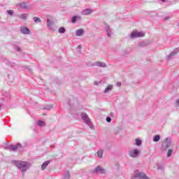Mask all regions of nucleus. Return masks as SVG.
I'll return each instance as SVG.
<instances>
[{
    "label": "nucleus",
    "mask_w": 179,
    "mask_h": 179,
    "mask_svg": "<svg viewBox=\"0 0 179 179\" xmlns=\"http://www.w3.org/2000/svg\"><path fill=\"white\" fill-rule=\"evenodd\" d=\"M50 163H51L50 161H45V162H43V164L41 166V170H45L48 166V164H50Z\"/></svg>",
    "instance_id": "nucleus-15"
},
{
    "label": "nucleus",
    "mask_w": 179,
    "mask_h": 179,
    "mask_svg": "<svg viewBox=\"0 0 179 179\" xmlns=\"http://www.w3.org/2000/svg\"><path fill=\"white\" fill-rule=\"evenodd\" d=\"M106 121H107V122H111V117H106Z\"/></svg>",
    "instance_id": "nucleus-33"
},
{
    "label": "nucleus",
    "mask_w": 179,
    "mask_h": 179,
    "mask_svg": "<svg viewBox=\"0 0 179 179\" xmlns=\"http://www.w3.org/2000/svg\"><path fill=\"white\" fill-rule=\"evenodd\" d=\"M171 155H173V149H169L167 152L168 157H171Z\"/></svg>",
    "instance_id": "nucleus-28"
},
{
    "label": "nucleus",
    "mask_w": 179,
    "mask_h": 179,
    "mask_svg": "<svg viewBox=\"0 0 179 179\" xmlns=\"http://www.w3.org/2000/svg\"><path fill=\"white\" fill-rule=\"evenodd\" d=\"M20 6L22 9H27V8H29V6L26 5V3H20Z\"/></svg>",
    "instance_id": "nucleus-20"
},
{
    "label": "nucleus",
    "mask_w": 179,
    "mask_h": 179,
    "mask_svg": "<svg viewBox=\"0 0 179 179\" xmlns=\"http://www.w3.org/2000/svg\"><path fill=\"white\" fill-rule=\"evenodd\" d=\"M138 46L139 47H146L148 46V43L145 42V41H143V42H140L138 43Z\"/></svg>",
    "instance_id": "nucleus-22"
},
{
    "label": "nucleus",
    "mask_w": 179,
    "mask_h": 179,
    "mask_svg": "<svg viewBox=\"0 0 179 179\" xmlns=\"http://www.w3.org/2000/svg\"><path fill=\"white\" fill-rule=\"evenodd\" d=\"M85 31L83 29H80L76 31V36L78 37H80V36H83Z\"/></svg>",
    "instance_id": "nucleus-14"
},
{
    "label": "nucleus",
    "mask_w": 179,
    "mask_h": 179,
    "mask_svg": "<svg viewBox=\"0 0 179 179\" xmlns=\"http://www.w3.org/2000/svg\"><path fill=\"white\" fill-rule=\"evenodd\" d=\"M179 51V48L175 49L171 54L168 56V59H171V58H173L175 55H177V53Z\"/></svg>",
    "instance_id": "nucleus-11"
},
{
    "label": "nucleus",
    "mask_w": 179,
    "mask_h": 179,
    "mask_svg": "<svg viewBox=\"0 0 179 179\" xmlns=\"http://www.w3.org/2000/svg\"><path fill=\"white\" fill-rule=\"evenodd\" d=\"M90 66H99V68H106V66H107V64L104 62H96L90 65Z\"/></svg>",
    "instance_id": "nucleus-8"
},
{
    "label": "nucleus",
    "mask_w": 179,
    "mask_h": 179,
    "mask_svg": "<svg viewBox=\"0 0 179 179\" xmlns=\"http://www.w3.org/2000/svg\"><path fill=\"white\" fill-rule=\"evenodd\" d=\"M27 16H29V14L23 13L19 15V18L22 19V20H26L27 19Z\"/></svg>",
    "instance_id": "nucleus-17"
},
{
    "label": "nucleus",
    "mask_w": 179,
    "mask_h": 179,
    "mask_svg": "<svg viewBox=\"0 0 179 179\" xmlns=\"http://www.w3.org/2000/svg\"><path fill=\"white\" fill-rule=\"evenodd\" d=\"M78 48H80V45H78Z\"/></svg>",
    "instance_id": "nucleus-40"
},
{
    "label": "nucleus",
    "mask_w": 179,
    "mask_h": 179,
    "mask_svg": "<svg viewBox=\"0 0 179 179\" xmlns=\"http://www.w3.org/2000/svg\"><path fill=\"white\" fill-rule=\"evenodd\" d=\"M113 90V85H108L107 87L105 89L104 92L105 93H108V92H111Z\"/></svg>",
    "instance_id": "nucleus-19"
},
{
    "label": "nucleus",
    "mask_w": 179,
    "mask_h": 179,
    "mask_svg": "<svg viewBox=\"0 0 179 179\" xmlns=\"http://www.w3.org/2000/svg\"><path fill=\"white\" fill-rule=\"evenodd\" d=\"M20 32L22 34H30V29H29V28H27V27H21Z\"/></svg>",
    "instance_id": "nucleus-9"
},
{
    "label": "nucleus",
    "mask_w": 179,
    "mask_h": 179,
    "mask_svg": "<svg viewBox=\"0 0 179 179\" xmlns=\"http://www.w3.org/2000/svg\"><path fill=\"white\" fill-rule=\"evenodd\" d=\"M34 22L35 23H41V20L37 17H34Z\"/></svg>",
    "instance_id": "nucleus-26"
},
{
    "label": "nucleus",
    "mask_w": 179,
    "mask_h": 179,
    "mask_svg": "<svg viewBox=\"0 0 179 179\" xmlns=\"http://www.w3.org/2000/svg\"><path fill=\"white\" fill-rule=\"evenodd\" d=\"M6 12H7L8 15H10V16H13V10H8Z\"/></svg>",
    "instance_id": "nucleus-30"
},
{
    "label": "nucleus",
    "mask_w": 179,
    "mask_h": 179,
    "mask_svg": "<svg viewBox=\"0 0 179 179\" xmlns=\"http://www.w3.org/2000/svg\"><path fill=\"white\" fill-rule=\"evenodd\" d=\"M92 173H94V174H106V169L100 166H97L92 171Z\"/></svg>",
    "instance_id": "nucleus-5"
},
{
    "label": "nucleus",
    "mask_w": 179,
    "mask_h": 179,
    "mask_svg": "<svg viewBox=\"0 0 179 179\" xmlns=\"http://www.w3.org/2000/svg\"><path fill=\"white\" fill-rule=\"evenodd\" d=\"M81 118L83 121H84L85 124H86V125H87L91 129L93 128L92 120H90V117H89V115H87L86 113H81Z\"/></svg>",
    "instance_id": "nucleus-2"
},
{
    "label": "nucleus",
    "mask_w": 179,
    "mask_h": 179,
    "mask_svg": "<svg viewBox=\"0 0 179 179\" xmlns=\"http://www.w3.org/2000/svg\"><path fill=\"white\" fill-rule=\"evenodd\" d=\"M105 30L106 31L108 37H111V36H113V31L111 30V28H110V26L106 25L105 27Z\"/></svg>",
    "instance_id": "nucleus-10"
},
{
    "label": "nucleus",
    "mask_w": 179,
    "mask_h": 179,
    "mask_svg": "<svg viewBox=\"0 0 179 179\" xmlns=\"http://www.w3.org/2000/svg\"><path fill=\"white\" fill-rule=\"evenodd\" d=\"M65 31H66V29L64 27H60L59 29V33H60V34H64V33H65Z\"/></svg>",
    "instance_id": "nucleus-27"
},
{
    "label": "nucleus",
    "mask_w": 179,
    "mask_h": 179,
    "mask_svg": "<svg viewBox=\"0 0 179 179\" xmlns=\"http://www.w3.org/2000/svg\"><path fill=\"white\" fill-rule=\"evenodd\" d=\"M171 138H166L164 142L162 144V149L164 150H166L169 148L170 146H171Z\"/></svg>",
    "instance_id": "nucleus-3"
},
{
    "label": "nucleus",
    "mask_w": 179,
    "mask_h": 179,
    "mask_svg": "<svg viewBox=\"0 0 179 179\" xmlns=\"http://www.w3.org/2000/svg\"><path fill=\"white\" fill-rule=\"evenodd\" d=\"M71 178V173L69 171H66L64 174V179H69Z\"/></svg>",
    "instance_id": "nucleus-24"
},
{
    "label": "nucleus",
    "mask_w": 179,
    "mask_h": 179,
    "mask_svg": "<svg viewBox=\"0 0 179 179\" xmlns=\"http://www.w3.org/2000/svg\"><path fill=\"white\" fill-rule=\"evenodd\" d=\"M38 127H45V123L44 122V121L38 120Z\"/></svg>",
    "instance_id": "nucleus-25"
},
{
    "label": "nucleus",
    "mask_w": 179,
    "mask_h": 179,
    "mask_svg": "<svg viewBox=\"0 0 179 179\" xmlns=\"http://www.w3.org/2000/svg\"><path fill=\"white\" fill-rule=\"evenodd\" d=\"M176 107H179V99H178L176 101Z\"/></svg>",
    "instance_id": "nucleus-32"
},
{
    "label": "nucleus",
    "mask_w": 179,
    "mask_h": 179,
    "mask_svg": "<svg viewBox=\"0 0 179 179\" xmlns=\"http://www.w3.org/2000/svg\"><path fill=\"white\" fill-rule=\"evenodd\" d=\"M25 69H27L28 72L31 73V69H30L29 66H25Z\"/></svg>",
    "instance_id": "nucleus-34"
},
{
    "label": "nucleus",
    "mask_w": 179,
    "mask_h": 179,
    "mask_svg": "<svg viewBox=\"0 0 179 179\" xmlns=\"http://www.w3.org/2000/svg\"><path fill=\"white\" fill-rule=\"evenodd\" d=\"M8 150L11 152H16L18 149H22V144L17 143V145H11L8 147Z\"/></svg>",
    "instance_id": "nucleus-7"
},
{
    "label": "nucleus",
    "mask_w": 179,
    "mask_h": 179,
    "mask_svg": "<svg viewBox=\"0 0 179 179\" xmlns=\"http://www.w3.org/2000/svg\"><path fill=\"white\" fill-rule=\"evenodd\" d=\"M94 85H99V83H97V82H95V83H94Z\"/></svg>",
    "instance_id": "nucleus-38"
},
{
    "label": "nucleus",
    "mask_w": 179,
    "mask_h": 179,
    "mask_svg": "<svg viewBox=\"0 0 179 179\" xmlns=\"http://www.w3.org/2000/svg\"><path fill=\"white\" fill-rule=\"evenodd\" d=\"M166 0H161L162 2H164Z\"/></svg>",
    "instance_id": "nucleus-39"
},
{
    "label": "nucleus",
    "mask_w": 179,
    "mask_h": 179,
    "mask_svg": "<svg viewBox=\"0 0 179 179\" xmlns=\"http://www.w3.org/2000/svg\"><path fill=\"white\" fill-rule=\"evenodd\" d=\"M140 154H141V150L138 149H133L129 151V156H130V157H133V158L138 157V156H139Z\"/></svg>",
    "instance_id": "nucleus-6"
},
{
    "label": "nucleus",
    "mask_w": 179,
    "mask_h": 179,
    "mask_svg": "<svg viewBox=\"0 0 179 179\" xmlns=\"http://www.w3.org/2000/svg\"><path fill=\"white\" fill-rule=\"evenodd\" d=\"M0 108H1V105H0Z\"/></svg>",
    "instance_id": "nucleus-41"
},
{
    "label": "nucleus",
    "mask_w": 179,
    "mask_h": 179,
    "mask_svg": "<svg viewBox=\"0 0 179 179\" xmlns=\"http://www.w3.org/2000/svg\"><path fill=\"white\" fill-rule=\"evenodd\" d=\"M169 19H170V17L169 16L165 17V20H169Z\"/></svg>",
    "instance_id": "nucleus-37"
},
{
    "label": "nucleus",
    "mask_w": 179,
    "mask_h": 179,
    "mask_svg": "<svg viewBox=\"0 0 179 179\" xmlns=\"http://www.w3.org/2000/svg\"><path fill=\"white\" fill-rule=\"evenodd\" d=\"M92 9L86 8L81 11V15H90V13H92Z\"/></svg>",
    "instance_id": "nucleus-12"
},
{
    "label": "nucleus",
    "mask_w": 179,
    "mask_h": 179,
    "mask_svg": "<svg viewBox=\"0 0 179 179\" xmlns=\"http://www.w3.org/2000/svg\"><path fill=\"white\" fill-rule=\"evenodd\" d=\"M157 169H158V170H163L164 169L163 166H160V165L158 166Z\"/></svg>",
    "instance_id": "nucleus-35"
},
{
    "label": "nucleus",
    "mask_w": 179,
    "mask_h": 179,
    "mask_svg": "<svg viewBox=\"0 0 179 179\" xmlns=\"http://www.w3.org/2000/svg\"><path fill=\"white\" fill-rule=\"evenodd\" d=\"M78 20H82V17H80V15H75L71 19L72 23H76Z\"/></svg>",
    "instance_id": "nucleus-13"
},
{
    "label": "nucleus",
    "mask_w": 179,
    "mask_h": 179,
    "mask_svg": "<svg viewBox=\"0 0 179 179\" xmlns=\"http://www.w3.org/2000/svg\"><path fill=\"white\" fill-rule=\"evenodd\" d=\"M15 50L16 51H18V52H20V51H21L20 47H19V46H15Z\"/></svg>",
    "instance_id": "nucleus-31"
},
{
    "label": "nucleus",
    "mask_w": 179,
    "mask_h": 179,
    "mask_svg": "<svg viewBox=\"0 0 179 179\" xmlns=\"http://www.w3.org/2000/svg\"><path fill=\"white\" fill-rule=\"evenodd\" d=\"M103 153H104V150L103 149L99 150L98 152H96L97 157L99 159H101V157H103Z\"/></svg>",
    "instance_id": "nucleus-16"
},
{
    "label": "nucleus",
    "mask_w": 179,
    "mask_h": 179,
    "mask_svg": "<svg viewBox=\"0 0 179 179\" xmlns=\"http://www.w3.org/2000/svg\"><path fill=\"white\" fill-rule=\"evenodd\" d=\"M160 141V136L159 135H156L153 138V142H159Z\"/></svg>",
    "instance_id": "nucleus-21"
},
{
    "label": "nucleus",
    "mask_w": 179,
    "mask_h": 179,
    "mask_svg": "<svg viewBox=\"0 0 179 179\" xmlns=\"http://www.w3.org/2000/svg\"><path fill=\"white\" fill-rule=\"evenodd\" d=\"M116 85L118 87H120V86H121V82H117Z\"/></svg>",
    "instance_id": "nucleus-36"
},
{
    "label": "nucleus",
    "mask_w": 179,
    "mask_h": 179,
    "mask_svg": "<svg viewBox=\"0 0 179 179\" xmlns=\"http://www.w3.org/2000/svg\"><path fill=\"white\" fill-rule=\"evenodd\" d=\"M52 24H54L53 22H51V20H50V19L47 20V26L48 27V29H52Z\"/></svg>",
    "instance_id": "nucleus-18"
},
{
    "label": "nucleus",
    "mask_w": 179,
    "mask_h": 179,
    "mask_svg": "<svg viewBox=\"0 0 179 179\" xmlns=\"http://www.w3.org/2000/svg\"><path fill=\"white\" fill-rule=\"evenodd\" d=\"M144 36H145V33H143V31H134L131 34L130 38H138L139 37H143Z\"/></svg>",
    "instance_id": "nucleus-4"
},
{
    "label": "nucleus",
    "mask_w": 179,
    "mask_h": 179,
    "mask_svg": "<svg viewBox=\"0 0 179 179\" xmlns=\"http://www.w3.org/2000/svg\"><path fill=\"white\" fill-rule=\"evenodd\" d=\"M136 146H141V145H142V140H141L139 138H136Z\"/></svg>",
    "instance_id": "nucleus-23"
},
{
    "label": "nucleus",
    "mask_w": 179,
    "mask_h": 179,
    "mask_svg": "<svg viewBox=\"0 0 179 179\" xmlns=\"http://www.w3.org/2000/svg\"><path fill=\"white\" fill-rule=\"evenodd\" d=\"M51 108H52V106L48 105L43 108V110H51Z\"/></svg>",
    "instance_id": "nucleus-29"
},
{
    "label": "nucleus",
    "mask_w": 179,
    "mask_h": 179,
    "mask_svg": "<svg viewBox=\"0 0 179 179\" xmlns=\"http://www.w3.org/2000/svg\"><path fill=\"white\" fill-rule=\"evenodd\" d=\"M15 166H16L17 169L21 171L22 176H24V173L31 167V164L29 162L24 161H13Z\"/></svg>",
    "instance_id": "nucleus-1"
}]
</instances>
